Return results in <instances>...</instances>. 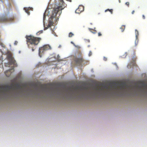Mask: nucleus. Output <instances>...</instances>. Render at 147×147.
<instances>
[{
  "label": "nucleus",
  "mask_w": 147,
  "mask_h": 147,
  "mask_svg": "<svg viewBox=\"0 0 147 147\" xmlns=\"http://www.w3.org/2000/svg\"><path fill=\"white\" fill-rule=\"evenodd\" d=\"M50 3H53L55 5V8L51 11L50 16L49 19V24L47 26H45V30L52 26L53 24V20L57 16L58 13L59 16L61 13V10L67 6V5L64 2L63 0H50Z\"/></svg>",
  "instance_id": "f257e3e1"
},
{
  "label": "nucleus",
  "mask_w": 147,
  "mask_h": 147,
  "mask_svg": "<svg viewBox=\"0 0 147 147\" xmlns=\"http://www.w3.org/2000/svg\"><path fill=\"white\" fill-rule=\"evenodd\" d=\"M27 43L30 49H32L33 51L36 49V46L38 44L41 38H40L35 37L31 36H26Z\"/></svg>",
  "instance_id": "f03ea898"
},
{
  "label": "nucleus",
  "mask_w": 147,
  "mask_h": 147,
  "mask_svg": "<svg viewBox=\"0 0 147 147\" xmlns=\"http://www.w3.org/2000/svg\"><path fill=\"white\" fill-rule=\"evenodd\" d=\"M20 86L18 84L13 85L11 84V85H6L1 88V89L5 92H8L12 90H14L15 88L17 89L20 88Z\"/></svg>",
  "instance_id": "7ed1b4c3"
},
{
  "label": "nucleus",
  "mask_w": 147,
  "mask_h": 147,
  "mask_svg": "<svg viewBox=\"0 0 147 147\" xmlns=\"http://www.w3.org/2000/svg\"><path fill=\"white\" fill-rule=\"evenodd\" d=\"M51 49V47L49 45H46L43 47L39 48V55L40 57H41V55L45 51Z\"/></svg>",
  "instance_id": "20e7f679"
},
{
  "label": "nucleus",
  "mask_w": 147,
  "mask_h": 147,
  "mask_svg": "<svg viewBox=\"0 0 147 147\" xmlns=\"http://www.w3.org/2000/svg\"><path fill=\"white\" fill-rule=\"evenodd\" d=\"M13 19V17H8L6 15L3 16L0 18V23L11 22Z\"/></svg>",
  "instance_id": "39448f33"
},
{
  "label": "nucleus",
  "mask_w": 147,
  "mask_h": 147,
  "mask_svg": "<svg viewBox=\"0 0 147 147\" xmlns=\"http://www.w3.org/2000/svg\"><path fill=\"white\" fill-rule=\"evenodd\" d=\"M74 61L75 63L78 65H80L83 61V59L82 57H76L74 58Z\"/></svg>",
  "instance_id": "423d86ee"
},
{
  "label": "nucleus",
  "mask_w": 147,
  "mask_h": 147,
  "mask_svg": "<svg viewBox=\"0 0 147 147\" xmlns=\"http://www.w3.org/2000/svg\"><path fill=\"white\" fill-rule=\"evenodd\" d=\"M84 7L82 5H80L78 8L76 10V12L77 13H79L84 11Z\"/></svg>",
  "instance_id": "0eeeda50"
},
{
  "label": "nucleus",
  "mask_w": 147,
  "mask_h": 147,
  "mask_svg": "<svg viewBox=\"0 0 147 147\" xmlns=\"http://www.w3.org/2000/svg\"><path fill=\"white\" fill-rule=\"evenodd\" d=\"M120 88L117 89V92H122L124 91L125 90V86L123 84H121L119 85Z\"/></svg>",
  "instance_id": "6e6552de"
},
{
  "label": "nucleus",
  "mask_w": 147,
  "mask_h": 147,
  "mask_svg": "<svg viewBox=\"0 0 147 147\" xmlns=\"http://www.w3.org/2000/svg\"><path fill=\"white\" fill-rule=\"evenodd\" d=\"M105 89L106 90V91H107L109 90V88L107 86L103 85L102 87L100 89V90L103 92H104L105 91Z\"/></svg>",
  "instance_id": "1a4fd4ad"
},
{
  "label": "nucleus",
  "mask_w": 147,
  "mask_h": 147,
  "mask_svg": "<svg viewBox=\"0 0 147 147\" xmlns=\"http://www.w3.org/2000/svg\"><path fill=\"white\" fill-rule=\"evenodd\" d=\"M31 9L30 7H25L24 8V9L25 10V12L27 13L28 15H30V12H29V10Z\"/></svg>",
  "instance_id": "9d476101"
},
{
  "label": "nucleus",
  "mask_w": 147,
  "mask_h": 147,
  "mask_svg": "<svg viewBox=\"0 0 147 147\" xmlns=\"http://www.w3.org/2000/svg\"><path fill=\"white\" fill-rule=\"evenodd\" d=\"M90 30L93 33L95 34L97 32V31L96 30H94L93 29L89 28Z\"/></svg>",
  "instance_id": "9b49d317"
},
{
  "label": "nucleus",
  "mask_w": 147,
  "mask_h": 147,
  "mask_svg": "<svg viewBox=\"0 0 147 147\" xmlns=\"http://www.w3.org/2000/svg\"><path fill=\"white\" fill-rule=\"evenodd\" d=\"M120 29H121V30L122 32H123L125 29V26H122L121 27H120Z\"/></svg>",
  "instance_id": "f8f14e48"
},
{
  "label": "nucleus",
  "mask_w": 147,
  "mask_h": 147,
  "mask_svg": "<svg viewBox=\"0 0 147 147\" xmlns=\"http://www.w3.org/2000/svg\"><path fill=\"white\" fill-rule=\"evenodd\" d=\"M107 11H109L110 12L111 14L113 13V9H107L105 10V12H106Z\"/></svg>",
  "instance_id": "ddd939ff"
},
{
  "label": "nucleus",
  "mask_w": 147,
  "mask_h": 147,
  "mask_svg": "<svg viewBox=\"0 0 147 147\" xmlns=\"http://www.w3.org/2000/svg\"><path fill=\"white\" fill-rule=\"evenodd\" d=\"M13 67L11 69H9V70H7L5 72V74L6 75V73H7V72H10V74H11V70H13Z\"/></svg>",
  "instance_id": "4468645a"
},
{
  "label": "nucleus",
  "mask_w": 147,
  "mask_h": 147,
  "mask_svg": "<svg viewBox=\"0 0 147 147\" xmlns=\"http://www.w3.org/2000/svg\"><path fill=\"white\" fill-rule=\"evenodd\" d=\"M74 34L72 33L71 32L69 34V37H71Z\"/></svg>",
  "instance_id": "2eb2a0df"
},
{
  "label": "nucleus",
  "mask_w": 147,
  "mask_h": 147,
  "mask_svg": "<svg viewBox=\"0 0 147 147\" xmlns=\"http://www.w3.org/2000/svg\"><path fill=\"white\" fill-rule=\"evenodd\" d=\"M135 31H136V38H137V36L138 35V31H137L136 30H135Z\"/></svg>",
  "instance_id": "dca6fc26"
},
{
  "label": "nucleus",
  "mask_w": 147,
  "mask_h": 147,
  "mask_svg": "<svg viewBox=\"0 0 147 147\" xmlns=\"http://www.w3.org/2000/svg\"><path fill=\"white\" fill-rule=\"evenodd\" d=\"M42 32H43L42 30H40V31H39L37 33V35H39L40 34L42 33Z\"/></svg>",
  "instance_id": "f3484780"
},
{
  "label": "nucleus",
  "mask_w": 147,
  "mask_h": 147,
  "mask_svg": "<svg viewBox=\"0 0 147 147\" xmlns=\"http://www.w3.org/2000/svg\"><path fill=\"white\" fill-rule=\"evenodd\" d=\"M125 4L128 7H129V2H126L125 3Z\"/></svg>",
  "instance_id": "a211bd4d"
},
{
  "label": "nucleus",
  "mask_w": 147,
  "mask_h": 147,
  "mask_svg": "<svg viewBox=\"0 0 147 147\" xmlns=\"http://www.w3.org/2000/svg\"><path fill=\"white\" fill-rule=\"evenodd\" d=\"M46 15L45 14V13H44V15H43V22H44V21L45 20V19L46 18Z\"/></svg>",
  "instance_id": "6ab92c4d"
},
{
  "label": "nucleus",
  "mask_w": 147,
  "mask_h": 147,
  "mask_svg": "<svg viewBox=\"0 0 147 147\" xmlns=\"http://www.w3.org/2000/svg\"><path fill=\"white\" fill-rule=\"evenodd\" d=\"M42 87L44 88H47V86L46 85H44L42 86Z\"/></svg>",
  "instance_id": "aec40b11"
},
{
  "label": "nucleus",
  "mask_w": 147,
  "mask_h": 147,
  "mask_svg": "<svg viewBox=\"0 0 147 147\" xmlns=\"http://www.w3.org/2000/svg\"><path fill=\"white\" fill-rule=\"evenodd\" d=\"M18 42L17 41H16L14 42V45H16L18 43Z\"/></svg>",
  "instance_id": "412c9836"
},
{
  "label": "nucleus",
  "mask_w": 147,
  "mask_h": 147,
  "mask_svg": "<svg viewBox=\"0 0 147 147\" xmlns=\"http://www.w3.org/2000/svg\"><path fill=\"white\" fill-rule=\"evenodd\" d=\"M98 36H100L102 35V34L100 32L98 33Z\"/></svg>",
  "instance_id": "4be33fe9"
},
{
  "label": "nucleus",
  "mask_w": 147,
  "mask_h": 147,
  "mask_svg": "<svg viewBox=\"0 0 147 147\" xmlns=\"http://www.w3.org/2000/svg\"><path fill=\"white\" fill-rule=\"evenodd\" d=\"M75 46L78 49L80 48V47L79 46H76L75 45Z\"/></svg>",
  "instance_id": "5701e85b"
},
{
  "label": "nucleus",
  "mask_w": 147,
  "mask_h": 147,
  "mask_svg": "<svg viewBox=\"0 0 147 147\" xmlns=\"http://www.w3.org/2000/svg\"><path fill=\"white\" fill-rule=\"evenodd\" d=\"M104 60L105 61H106L107 60V59L106 57H104L103 58Z\"/></svg>",
  "instance_id": "b1692460"
},
{
  "label": "nucleus",
  "mask_w": 147,
  "mask_h": 147,
  "mask_svg": "<svg viewBox=\"0 0 147 147\" xmlns=\"http://www.w3.org/2000/svg\"><path fill=\"white\" fill-rule=\"evenodd\" d=\"M85 41L86 42H90V40H86Z\"/></svg>",
  "instance_id": "393cba45"
},
{
  "label": "nucleus",
  "mask_w": 147,
  "mask_h": 147,
  "mask_svg": "<svg viewBox=\"0 0 147 147\" xmlns=\"http://www.w3.org/2000/svg\"><path fill=\"white\" fill-rule=\"evenodd\" d=\"M142 18H143L144 19H145V16L144 15H142Z\"/></svg>",
  "instance_id": "a878e982"
},
{
  "label": "nucleus",
  "mask_w": 147,
  "mask_h": 147,
  "mask_svg": "<svg viewBox=\"0 0 147 147\" xmlns=\"http://www.w3.org/2000/svg\"><path fill=\"white\" fill-rule=\"evenodd\" d=\"M134 12H135V11H134V10H133V11H132V12H131V13H132V14H134Z\"/></svg>",
  "instance_id": "bb28decb"
},
{
  "label": "nucleus",
  "mask_w": 147,
  "mask_h": 147,
  "mask_svg": "<svg viewBox=\"0 0 147 147\" xmlns=\"http://www.w3.org/2000/svg\"><path fill=\"white\" fill-rule=\"evenodd\" d=\"M71 43L73 44L74 46H75V45L73 42H71Z\"/></svg>",
  "instance_id": "cd10ccee"
},
{
  "label": "nucleus",
  "mask_w": 147,
  "mask_h": 147,
  "mask_svg": "<svg viewBox=\"0 0 147 147\" xmlns=\"http://www.w3.org/2000/svg\"><path fill=\"white\" fill-rule=\"evenodd\" d=\"M66 0L67 1H69L70 2H71V0Z\"/></svg>",
  "instance_id": "c85d7f7f"
},
{
  "label": "nucleus",
  "mask_w": 147,
  "mask_h": 147,
  "mask_svg": "<svg viewBox=\"0 0 147 147\" xmlns=\"http://www.w3.org/2000/svg\"><path fill=\"white\" fill-rule=\"evenodd\" d=\"M125 57H126V56L127 55V53H125Z\"/></svg>",
  "instance_id": "c756f323"
},
{
  "label": "nucleus",
  "mask_w": 147,
  "mask_h": 147,
  "mask_svg": "<svg viewBox=\"0 0 147 147\" xmlns=\"http://www.w3.org/2000/svg\"><path fill=\"white\" fill-rule=\"evenodd\" d=\"M111 90H112V89H110V91H111Z\"/></svg>",
  "instance_id": "7c9ffc66"
},
{
  "label": "nucleus",
  "mask_w": 147,
  "mask_h": 147,
  "mask_svg": "<svg viewBox=\"0 0 147 147\" xmlns=\"http://www.w3.org/2000/svg\"><path fill=\"white\" fill-rule=\"evenodd\" d=\"M115 89H116V87H115Z\"/></svg>",
  "instance_id": "2f4dec72"
},
{
  "label": "nucleus",
  "mask_w": 147,
  "mask_h": 147,
  "mask_svg": "<svg viewBox=\"0 0 147 147\" xmlns=\"http://www.w3.org/2000/svg\"><path fill=\"white\" fill-rule=\"evenodd\" d=\"M96 90H97V88H96Z\"/></svg>",
  "instance_id": "473e14b6"
}]
</instances>
